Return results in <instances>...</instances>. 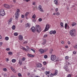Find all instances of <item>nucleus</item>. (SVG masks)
Returning a JSON list of instances; mask_svg holds the SVG:
<instances>
[{"instance_id": "obj_1", "label": "nucleus", "mask_w": 77, "mask_h": 77, "mask_svg": "<svg viewBox=\"0 0 77 77\" xmlns=\"http://www.w3.org/2000/svg\"><path fill=\"white\" fill-rule=\"evenodd\" d=\"M30 30H31L32 32L34 33H35V30L38 33H40L41 32V31L42 30L41 28V26H40L38 25H36L35 28V27H32L30 29Z\"/></svg>"}, {"instance_id": "obj_2", "label": "nucleus", "mask_w": 77, "mask_h": 77, "mask_svg": "<svg viewBox=\"0 0 77 77\" xmlns=\"http://www.w3.org/2000/svg\"><path fill=\"white\" fill-rule=\"evenodd\" d=\"M66 65L64 66L63 68L65 69L67 72H68V71H69V67H68V66H69V63L68 61H66Z\"/></svg>"}, {"instance_id": "obj_3", "label": "nucleus", "mask_w": 77, "mask_h": 77, "mask_svg": "<svg viewBox=\"0 0 77 77\" xmlns=\"http://www.w3.org/2000/svg\"><path fill=\"white\" fill-rule=\"evenodd\" d=\"M20 10L19 9H17V12L15 13V17L16 20H18V17H19V12H20Z\"/></svg>"}, {"instance_id": "obj_4", "label": "nucleus", "mask_w": 77, "mask_h": 77, "mask_svg": "<svg viewBox=\"0 0 77 77\" xmlns=\"http://www.w3.org/2000/svg\"><path fill=\"white\" fill-rule=\"evenodd\" d=\"M75 33V29H72L70 31V35H71L72 36H75V35H74Z\"/></svg>"}, {"instance_id": "obj_5", "label": "nucleus", "mask_w": 77, "mask_h": 77, "mask_svg": "<svg viewBox=\"0 0 77 77\" xmlns=\"http://www.w3.org/2000/svg\"><path fill=\"white\" fill-rule=\"evenodd\" d=\"M0 15L1 16H4L5 15V10L3 9H1L0 11Z\"/></svg>"}, {"instance_id": "obj_6", "label": "nucleus", "mask_w": 77, "mask_h": 77, "mask_svg": "<svg viewBox=\"0 0 77 77\" xmlns=\"http://www.w3.org/2000/svg\"><path fill=\"white\" fill-rule=\"evenodd\" d=\"M48 50V48H45L44 49V50H43V49H41L39 50V51L41 52V54H42V53H44V52H45L47 51Z\"/></svg>"}, {"instance_id": "obj_7", "label": "nucleus", "mask_w": 77, "mask_h": 77, "mask_svg": "<svg viewBox=\"0 0 77 77\" xmlns=\"http://www.w3.org/2000/svg\"><path fill=\"white\" fill-rule=\"evenodd\" d=\"M50 28V25L48 24H47L46 25V26L45 27L44 31L46 32V31H47L48 30V29H49Z\"/></svg>"}, {"instance_id": "obj_8", "label": "nucleus", "mask_w": 77, "mask_h": 77, "mask_svg": "<svg viewBox=\"0 0 77 77\" xmlns=\"http://www.w3.org/2000/svg\"><path fill=\"white\" fill-rule=\"evenodd\" d=\"M51 58L52 60H54L56 59V57L55 55H51Z\"/></svg>"}, {"instance_id": "obj_9", "label": "nucleus", "mask_w": 77, "mask_h": 77, "mask_svg": "<svg viewBox=\"0 0 77 77\" xmlns=\"http://www.w3.org/2000/svg\"><path fill=\"white\" fill-rule=\"evenodd\" d=\"M18 39L20 41H23V36L22 35H20L18 36Z\"/></svg>"}, {"instance_id": "obj_10", "label": "nucleus", "mask_w": 77, "mask_h": 77, "mask_svg": "<svg viewBox=\"0 0 77 77\" xmlns=\"http://www.w3.org/2000/svg\"><path fill=\"white\" fill-rule=\"evenodd\" d=\"M31 26V25H30V23H27L26 24L25 27L26 28L29 29V28H30Z\"/></svg>"}, {"instance_id": "obj_11", "label": "nucleus", "mask_w": 77, "mask_h": 77, "mask_svg": "<svg viewBox=\"0 0 77 77\" xmlns=\"http://www.w3.org/2000/svg\"><path fill=\"white\" fill-rule=\"evenodd\" d=\"M4 7L5 8H7V9H10L11 7L9 5L7 4H5L4 5Z\"/></svg>"}, {"instance_id": "obj_12", "label": "nucleus", "mask_w": 77, "mask_h": 77, "mask_svg": "<svg viewBox=\"0 0 77 77\" xmlns=\"http://www.w3.org/2000/svg\"><path fill=\"white\" fill-rule=\"evenodd\" d=\"M12 18H11L8 21V24L10 25L12 23Z\"/></svg>"}, {"instance_id": "obj_13", "label": "nucleus", "mask_w": 77, "mask_h": 77, "mask_svg": "<svg viewBox=\"0 0 77 77\" xmlns=\"http://www.w3.org/2000/svg\"><path fill=\"white\" fill-rule=\"evenodd\" d=\"M39 9H40V11L42 12H44V11L42 10V7L41 5H39L38 7Z\"/></svg>"}, {"instance_id": "obj_14", "label": "nucleus", "mask_w": 77, "mask_h": 77, "mask_svg": "<svg viewBox=\"0 0 77 77\" xmlns=\"http://www.w3.org/2000/svg\"><path fill=\"white\" fill-rule=\"evenodd\" d=\"M37 66L38 68H41V67H42V64L40 63H38L37 65Z\"/></svg>"}, {"instance_id": "obj_15", "label": "nucleus", "mask_w": 77, "mask_h": 77, "mask_svg": "<svg viewBox=\"0 0 77 77\" xmlns=\"http://www.w3.org/2000/svg\"><path fill=\"white\" fill-rule=\"evenodd\" d=\"M45 74L47 75L48 77H49V75H50V72L48 71H46Z\"/></svg>"}, {"instance_id": "obj_16", "label": "nucleus", "mask_w": 77, "mask_h": 77, "mask_svg": "<svg viewBox=\"0 0 77 77\" xmlns=\"http://www.w3.org/2000/svg\"><path fill=\"white\" fill-rule=\"evenodd\" d=\"M28 56L29 57H35V55L32 54H28Z\"/></svg>"}, {"instance_id": "obj_17", "label": "nucleus", "mask_w": 77, "mask_h": 77, "mask_svg": "<svg viewBox=\"0 0 77 77\" xmlns=\"http://www.w3.org/2000/svg\"><path fill=\"white\" fill-rule=\"evenodd\" d=\"M57 74V70H56L54 74V75H56Z\"/></svg>"}, {"instance_id": "obj_18", "label": "nucleus", "mask_w": 77, "mask_h": 77, "mask_svg": "<svg viewBox=\"0 0 77 77\" xmlns=\"http://www.w3.org/2000/svg\"><path fill=\"white\" fill-rule=\"evenodd\" d=\"M45 44H46V40L44 39L43 40V42L42 43V44L43 45H45Z\"/></svg>"}, {"instance_id": "obj_19", "label": "nucleus", "mask_w": 77, "mask_h": 77, "mask_svg": "<svg viewBox=\"0 0 77 77\" xmlns=\"http://www.w3.org/2000/svg\"><path fill=\"white\" fill-rule=\"evenodd\" d=\"M54 3L56 5H58L57 3V0H55L54 1Z\"/></svg>"}, {"instance_id": "obj_20", "label": "nucleus", "mask_w": 77, "mask_h": 77, "mask_svg": "<svg viewBox=\"0 0 77 77\" xmlns=\"http://www.w3.org/2000/svg\"><path fill=\"white\" fill-rule=\"evenodd\" d=\"M11 69L12 70V71L14 72H16L15 71V69L13 68L12 67H11Z\"/></svg>"}, {"instance_id": "obj_21", "label": "nucleus", "mask_w": 77, "mask_h": 77, "mask_svg": "<svg viewBox=\"0 0 77 77\" xmlns=\"http://www.w3.org/2000/svg\"><path fill=\"white\" fill-rule=\"evenodd\" d=\"M15 25H13L12 26V30H15Z\"/></svg>"}, {"instance_id": "obj_22", "label": "nucleus", "mask_w": 77, "mask_h": 77, "mask_svg": "<svg viewBox=\"0 0 77 77\" xmlns=\"http://www.w3.org/2000/svg\"><path fill=\"white\" fill-rule=\"evenodd\" d=\"M53 49H51L50 50V54H52V52H53Z\"/></svg>"}, {"instance_id": "obj_23", "label": "nucleus", "mask_w": 77, "mask_h": 77, "mask_svg": "<svg viewBox=\"0 0 77 77\" xmlns=\"http://www.w3.org/2000/svg\"><path fill=\"white\" fill-rule=\"evenodd\" d=\"M12 62L13 63H15L16 62V60L15 59H13L12 60Z\"/></svg>"}, {"instance_id": "obj_24", "label": "nucleus", "mask_w": 77, "mask_h": 77, "mask_svg": "<svg viewBox=\"0 0 77 77\" xmlns=\"http://www.w3.org/2000/svg\"><path fill=\"white\" fill-rule=\"evenodd\" d=\"M76 23L75 22H73L72 24V26H75L76 25Z\"/></svg>"}, {"instance_id": "obj_25", "label": "nucleus", "mask_w": 77, "mask_h": 77, "mask_svg": "<svg viewBox=\"0 0 77 77\" xmlns=\"http://www.w3.org/2000/svg\"><path fill=\"white\" fill-rule=\"evenodd\" d=\"M18 35V33H17V32H15L14 33V35L15 36H17Z\"/></svg>"}, {"instance_id": "obj_26", "label": "nucleus", "mask_w": 77, "mask_h": 77, "mask_svg": "<svg viewBox=\"0 0 77 77\" xmlns=\"http://www.w3.org/2000/svg\"><path fill=\"white\" fill-rule=\"evenodd\" d=\"M73 47L75 49H77V45L73 46Z\"/></svg>"}, {"instance_id": "obj_27", "label": "nucleus", "mask_w": 77, "mask_h": 77, "mask_svg": "<svg viewBox=\"0 0 77 77\" xmlns=\"http://www.w3.org/2000/svg\"><path fill=\"white\" fill-rule=\"evenodd\" d=\"M12 52H8V54H9V55H11V54H12Z\"/></svg>"}, {"instance_id": "obj_28", "label": "nucleus", "mask_w": 77, "mask_h": 77, "mask_svg": "<svg viewBox=\"0 0 77 77\" xmlns=\"http://www.w3.org/2000/svg\"><path fill=\"white\" fill-rule=\"evenodd\" d=\"M35 17H36V15L34 14L32 17V18H34V19H35Z\"/></svg>"}, {"instance_id": "obj_29", "label": "nucleus", "mask_w": 77, "mask_h": 77, "mask_svg": "<svg viewBox=\"0 0 77 77\" xmlns=\"http://www.w3.org/2000/svg\"><path fill=\"white\" fill-rule=\"evenodd\" d=\"M38 20L39 21V22H41L42 21V19L41 18H39L38 19Z\"/></svg>"}, {"instance_id": "obj_30", "label": "nucleus", "mask_w": 77, "mask_h": 77, "mask_svg": "<svg viewBox=\"0 0 77 77\" xmlns=\"http://www.w3.org/2000/svg\"><path fill=\"white\" fill-rule=\"evenodd\" d=\"M29 14V12H26L25 13V17H27V15H28V14Z\"/></svg>"}, {"instance_id": "obj_31", "label": "nucleus", "mask_w": 77, "mask_h": 77, "mask_svg": "<svg viewBox=\"0 0 77 77\" xmlns=\"http://www.w3.org/2000/svg\"><path fill=\"white\" fill-rule=\"evenodd\" d=\"M5 39L6 40V41H8V40H9V37H5Z\"/></svg>"}, {"instance_id": "obj_32", "label": "nucleus", "mask_w": 77, "mask_h": 77, "mask_svg": "<svg viewBox=\"0 0 77 77\" xmlns=\"http://www.w3.org/2000/svg\"><path fill=\"white\" fill-rule=\"evenodd\" d=\"M52 33L54 35L56 33V31L55 30H54L52 31Z\"/></svg>"}, {"instance_id": "obj_33", "label": "nucleus", "mask_w": 77, "mask_h": 77, "mask_svg": "<svg viewBox=\"0 0 77 77\" xmlns=\"http://www.w3.org/2000/svg\"><path fill=\"white\" fill-rule=\"evenodd\" d=\"M19 63L20 64V65H22V62L21 60H19Z\"/></svg>"}, {"instance_id": "obj_34", "label": "nucleus", "mask_w": 77, "mask_h": 77, "mask_svg": "<svg viewBox=\"0 0 77 77\" xmlns=\"http://www.w3.org/2000/svg\"><path fill=\"white\" fill-rule=\"evenodd\" d=\"M68 24L67 23H65V29H66V27H67Z\"/></svg>"}, {"instance_id": "obj_35", "label": "nucleus", "mask_w": 77, "mask_h": 77, "mask_svg": "<svg viewBox=\"0 0 77 77\" xmlns=\"http://www.w3.org/2000/svg\"><path fill=\"white\" fill-rule=\"evenodd\" d=\"M30 77H35V76L34 75H32L30 76Z\"/></svg>"}, {"instance_id": "obj_36", "label": "nucleus", "mask_w": 77, "mask_h": 77, "mask_svg": "<svg viewBox=\"0 0 77 77\" xmlns=\"http://www.w3.org/2000/svg\"><path fill=\"white\" fill-rule=\"evenodd\" d=\"M63 23H62V22H61L60 23V25L61 26V27H63Z\"/></svg>"}, {"instance_id": "obj_37", "label": "nucleus", "mask_w": 77, "mask_h": 77, "mask_svg": "<svg viewBox=\"0 0 77 77\" xmlns=\"http://www.w3.org/2000/svg\"><path fill=\"white\" fill-rule=\"evenodd\" d=\"M3 71H7V69L6 68H4L3 69Z\"/></svg>"}, {"instance_id": "obj_38", "label": "nucleus", "mask_w": 77, "mask_h": 77, "mask_svg": "<svg viewBox=\"0 0 77 77\" xmlns=\"http://www.w3.org/2000/svg\"><path fill=\"white\" fill-rule=\"evenodd\" d=\"M31 50H32V51H33L34 53H35V51L34 50V49H33L31 48Z\"/></svg>"}, {"instance_id": "obj_39", "label": "nucleus", "mask_w": 77, "mask_h": 77, "mask_svg": "<svg viewBox=\"0 0 77 77\" xmlns=\"http://www.w3.org/2000/svg\"><path fill=\"white\" fill-rule=\"evenodd\" d=\"M18 75L19 77H21V76L22 75L21 74V73H18Z\"/></svg>"}, {"instance_id": "obj_40", "label": "nucleus", "mask_w": 77, "mask_h": 77, "mask_svg": "<svg viewBox=\"0 0 77 77\" xmlns=\"http://www.w3.org/2000/svg\"><path fill=\"white\" fill-rule=\"evenodd\" d=\"M50 77H52L54 76V74H52V73H51V74H50Z\"/></svg>"}, {"instance_id": "obj_41", "label": "nucleus", "mask_w": 77, "mask_h": 77, "mask_svg": "<svg viewBox=\"0 0 77 77\" xmlns=\"http://www.w3.org/2000/svg\"><path fill=\"white\" fill-rule=\"evenodd\" d=\"M44 58L45 59H47V55H45L44 56Z\"/></svg>"}, {"instance_id": "obj_42", "label": "nucleus", "mask_w": 77, "mask_h": 77, "mask_svg": "<svg viewBox=\"0 0 77 77\" xmlns=\"http://www.w3.org/2000/svg\"><path fill=\"white\" fill-rule=\"evenodd\" d=\"M25 48L24 47H20V48H21V49H22V50H24Z\"/></svg>"}, {"instance_id": "obj_43", "label": "nucleus", "mask_w": 77, "mask_h": 77, "mask_svg": "<svg viewBox=\"0 0 77 77\" xmlns=\"http://www.w3.org/2000/svg\"><path fill=\"white\" fill-rule=\"evenodd\" d=\"M65 58L66 59H68V56H66L65 57Z\"/></svg>"}, {"instance_id": "obj_44", "label": "nucleus", "mask_w": 77, "mask_h": 77, "mask_svg": "<svg viewBox=\"0 0 77 77\" xmlns=\"http://www.w3.org/2000/svg\"><path fill=\"white\" fill-rule=\"evenodd\" d=\"M49 33L50 34H51V35H52V34H53V31H50Z\"/></svg>"}, {"instance_id": "obj_45", "label": "nucleus", "mask_w": 77, "mask_h": 77, "mask_svg": "<svg viewBox=\"0 0 77 77\" xmlns=\"http://www.w3.org/2000/svg\"><path fill=\"white\" fill-rule=\"evenodd\" d=\"M27 42L26 41H25L23 42V44H27Z\"/></svg>"}, {"instance_id": "obj_46", "label": "nucleus", "mask_w": 77, "mask_h": 77, "mask_svg": "<svg viewBox=\"0 0 77 77\" xmlns=\"http://www.w3.org/2000/svg\"><path fill=\"white\" fill-rule=\"evenodd\" d=\"M2 44H3V42H0V47L2 46Z\"/></svg>"}, {"instance_id": "obj_47", "label": "nucleus", "mask_w": 77, "mask_h": 77, "mask_svg": "<svg viewBox=\"0 0 77 77\" xmlns=\"http://www.w3.org/2000/svg\"><path fill=\"white\" fill-rule=\"evenodd\" d=\"M6 50H7V51H9V50H10V48H8L6 49Z\"/></svg>"}, {"instance_id": "obj_48", "label": "nucleus", "mask_w": 77, "mask_h": 77, "mask_svg": "<svg viewBox=\"0 0 77 77\" xmlns=\"http://www.w3.org/2000/svg\"><path fill=\"white\" fill-rule=\"evenodd\" d=\"M32 21L34 22H36V20L35 19H34L33 20H32Z\"/></svg>"}, {"instance_id": "obj_49", "label": "nucleus", "mask_w": 77, "mask_h": 77, "mask_svg": "<svg viewBox=\"0 0 77 77\" xmlns=\"http://www.w3.org/2000/svg\"><path fill=\"white\" fill-rule=\"evenodd\" d=\"M21 17V18H24V15H22Z\"/></svg>"}, {"instance_id": "obj_50", "label": "nucleus", "mask_w": 77, "mask_h": 77, "mask_svg": "<svg viewBox=\"0 0 77 77\" xmlns=\"http://www.w3.org/2000/svg\"><path fill=\"white\" fill-rule=\"evenodd\" d=\"M24 50H25V51H29V50L26 49V48H25L24 49Z\"/></svg>"}, {"instance_id": "obj_51", "label": "nucleus", "mask_w": 77, "mask_h": 77, "mask_svg": "<svg viewBox=\"0 0 77 77\" xmlns=\"http://www.w3.org/2000/svg\"><path fill=\"white\" fill-rule=\"evenodd\" d=\"M56 14L57 15H60V13H59V12H58Z\"/></svg>"}, {"instance_id": "obj_52", "label": "nucleus", "mask_w": 77, "mask_h": 77, "mask_svg": "<svg viewBox=\"0 0 77 77\" xmlns=\"http://www.w3.org/2000/svg\"><path fill=\"white\" fill-rule=\"evenodd\" d=\"M73 53L74 54H76V52L75 51H73Z\"/></svg>"}, {"instance_id": "obj_53", "label": "nucleus", "mask_w": 77, "mask_h": 77, "mask_svg": "<svg viewBox=\"0 0 77 77\" xmlns=\"http://www.w3.org/2000/svg\"><path fill=\"white\" fill-rule=\"evenodd\" d=\"M43 63L44 65H46V62L45 61L43 62Z\"/></svg>"}, {"instance_id": "obj_54", "label": "nucleus", "mask_w": 77, "mask_h": 77, "mask_svg": "<svg viewBox=\"0 0 77 77\" xmlns=\"http://www.w3.org/2000/svg\"><path fill=\"white\" fill-rule=\"evenodd\" d=\"M24 60H25V58H23L22 59V61L23 62V61H24Z\"/></svg>"}, {"instance_id": "obj_55", "label": "nucleus", "mask_w": 77, "mask_h": 77, "mask_svg": "<svg viewBox=\"0 0 77 77\" xmlns=\"http://www.w3.org/2000/svg\"><path fill=\"white\" fill-rule=\"evenodd\" d=\"M58 11H59V9H58V8H57L55 9V11L56 12H57Z\"/></svg>"}, {"instance_id": "obj_56", "label": "nucleus", "mask_w": 77, "mask_h": 77, "mask_svg": "<svg viewBox=\"0 0 77 77\" xmlns=\"http://www.w3.org/2000/svg\"><path fill=\"white\" fill-rule=\"evenodd\" d=\"M35 4H36V3L35 2H34L32 3L33 5H35Z\"/></svg>"}, {"instance_id": "obj_57", "label": "nucleus", "mask_w": 77, "mask_h": 77, "mask_svg": "<svg viewBox=\"0 0 77 77\" xmlns=\"http://www.w3.org/2000/svg\"><path fill=\"white\" fill-rule=\"evenodd\" d=\"M68 77H71V75L70 74H69L67 76Z\"/></svg>"}, {"instance_id": "obj_58", "label": "nucleus", "mask_w": 77, "mask_h": 77, "mask_svg": "<svg viewBox=\"0 0 77 77\" xmlns=\"http://www.w3.org/2000/svg\"><path fill=\"white\" fill-rule=\"evenodd\" d=\"M47 35H45L44 36V38H45L46 37H47Z\"/></svg>"}, {"instance_id": "obj_59", "label": "nucleus", "mask_w": 77, "mask_h": 77, "mask_svg": "<svg viewBox=\"0 0 77 77\" xmlns=\"http://www.w3.org/2000/svg\"><path fill=\"white\" fill-rule=\"evenodd\" d=\"M41 69H42V70H44V69H45V67H42Z\"/></svg>"}, {"instance_id": "obj_60", "label": "nucleus", "mask_w": 77, "mask_h": 77, "mask_svg": "<svg viewBox=\"0 0 77 77\" xmlns=\"http://www.w3.org/2000/svg\"><path fill=\"white\" fill-rule=\"evenodd\" d=\"M26 48L28 50L29 49V47L27 46H26Z\"/></svg>"}, {"instance_id": "obj_61", "label": "nucleus", "mask_w": 77, "mask_h": 77, "mask_svg": "<svg viewBox=\"0 0 77 77\" xmlns=\"http://www.w3.org/2000/svg\"><path fill=\"white\" fill-rule=\"evenodd\" d=\"M13 2L14 3H16V0H13Z\"/></svg>"}, {"instance_id": "obj_62", "label": "nucleus", "mask_w": 77, "mask_h": 77, "mask_svg": "<svg viewBox=\"0 0 77 77\" xmlns=\"http://www.w3.org/2000/svg\"><path fill=\"white\" fill-rule=\"evenodd\" d=\"M59 61V59L57 58V59H56V61H57H57Z\"/></svg>"}, {"instance_id": "obj_63", "label": "nucleus", "mask_w": 77, "mask_h": 77, "mask_svg": "<svg viewBox=\"0 0 77 77\" xmlns=\"http://www.w3.org/2000/svg\"><path fill=\"white\" fill-rule=\"evenodd\" d=\"M68 44L69 45V44H70V42H68Z\"/></svg>"}, {"instance_id": "obj_64", "label": "nucleus", "mask_w": 77, "mask_h": 77, "mask_svg": "<svg viewBox=\"0 0 77 77\" xmlns=\"http://www.w3.org/2000/svg\"><path fill=\"white\" fill-rule=\"evenodd\" d=\"M2 38V36H1V35H0V39H1Z\"/></svg>"}]
</instances>
